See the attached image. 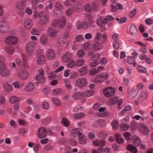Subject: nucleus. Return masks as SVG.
I'll return each mask as SVG.
<instances>
[{
	"label": "nucleus",
	"mask_w": 153,
	"mask_h": 153,
	"mask_svg": "<svg viewBox=\"0 0 153 153\" xmlns=\"http://www.w3.org/2000/svg\"><path fill=\"white\" fill-rule=\"evenodd\" d=\"M35 43L33 41H31L28 43L26 46V52L28 55H31L33 53Z\"/></svg>",
	"instance_id": "f257e3e1"
},
{
	"label": "nucleus",
	"mask_w": 153,
	"mask_h": 153,
	"mask_svg": "<svg viewBox=\"0 0 153 153\" xmlns=\"http://www.w3.org/2000/svg\"><path fill=\"white\" fill-rule=\"evenodd\" d=\"M108 75L106 73H102L96 76L95 80L96 82L100 83L106 80L108 77Z\"/></svg>",
	"instance_id": "f03ea898"
},
{
	"label": "nucleus",
	"mask_w": 153,
	"mask_h": 153,
	"mask_svg": "<svg viewBox=\"0 0 153 153\" xmlns=\"http://www.w3.org/2000/svg\"><path fill=\"white\" fill-rule=\"evenodd\" d=\"M9 30V25L5 20H3L0 21V32L2 33H6Z\"/></svg>",
	"instance_id": "7ed1b4c3"
},
{
	"label": "nucleus",
	"mask_w": 153,
	"mask_h": 153,
	"mask_svg": "<svg viewBox=\"0 0 153 153\" xmlns=\"http://www.w3.org/2000/svg\"><path fill=\"white\" fill-rule=\"evenodd\" d=\"M103 91L105 95L107 97L113 96L115 93V89L111 87L104 88Z\"/></svg>",
	"instance_id": "20e7f679"
},
{
	"label": "nucleus",
	"mask_w": 153,
	"mask_h": 153,
	"mask_svg": "<svg viewBox=\"0 0 153 153\" xmlns=\"http://www.w3.org/2000/svg\"><path fill=\"white\" fill-rule=\"evenodd\" d=\"M109 105L110 106L114 105L117 103V105H120L122 103L123 100L120 99L119 100V98L117 97L114 96L108 100Z\"/></svg>",
	"instance_id": "39448f33"
},
{
	"label": "nucleus",
	"mask_w": 153,
	"mask_h": 153,
	"mask_svg": "<svg viewBox=\"0 0 153 153\" xmlns=\"http://www.w3.org/2000/svg\"><path fill=\"white\" fill-rule=\"evenodd\" d=\"M57 45L61 49H64L67 47V41L65 38H60L57 41Z\"/></svg>",
	"instance_id": "423d86ee"
},
{
	"label": "nucleus",
	"mask_w": 153,
	"mask_h": 153,
	"mask_svg": "<svg viewBox=\"0 0 153 153\" xmlns=\"http://www.w3.org/2000/svg\"><path fill=\"white\" fill-rule=\"evenodd\" d=\"M17 38L14 36H10L7 37L5 39V42L8 45H14L17 43Z\"/></svg>",
	"instance_id": "0eeeda50"
},
{
	"label": "nucleus",
	"mask_w": 153,
	"mask_h": 153,
	"mask_svg": "<svg viewBox=\"0 0 153 153\" xmlns=\"http://www.w3.org/2000/svg\"><path fill=\"white\" fill-rule=\"evenodd\" d=\"M10 74V71L7 69L5 65L0 67V75L2 77H7Z\"/></svg>",
	"instance_id": "6e6552de"
},
{
	"label": "nucleus",
	"mask_w": 153,
	"mask_h": 153,
	"mask_svg": "<svg viewBox=\"0 0 153 153\" xmlns=\"http://www.w3.org/2000/svg\"><path fill=\"white\" fill-rule=\"evenodd\" d=\"M18 75L20 79L25 80L27 78L28 74L25 70L21 69L18 71Z\"/></svg>",
	"instance_id": "1a4fd4ad"
},
{
	"label": "nucleus",
	"mask_w": 153,
	"mask_h": 153,
	"mask_svg": "<svg viewBox=\"0 0 153 153\" xmlns=\"http://www.w3.org/2000/svg\"><path fill=\"white\" fill-rule=\"evenodd\" d=\"M47 132L45 128L43 127L40 128L37 131V136L39 138H44L46 136Z\"/></svg>",
	"instance_id": "9d476101"
},
{
	"label": "nucleus",
	"mask_w": 153,
	"mask_h": 153,
	"mask_svg": "<svg viewBox=\"0 0 153 153\" xmlns=\"http://www.w3.org/2000/svg\"><path fill=\"white\" fill-rule=\"evenodd\" d=\"M87 82L86 80L84 78H81L78 79L75 82L76 86L79 88H82L86 85Z\"/></svg>",
	"instance_id": "9b49d317"
},
{
	"label": "nucleus",
	"mask_w": 153,
	"mask_h": 153,
	"mask_svg": "<svg viewBox=\"0 0 153 153\" xmlns=\"http://www.w3.org/2000/svg\"><path fill=\"white\" fill-rule=\"evenodd\" d=\"M92 143L94 146L103 147L105 145V142L103 139H96L93 141Z\"/></svg>",
	"instance_id": "f8f14e48"
},
{
	"label": "nucleus",
	"mask_w": 153,
	"mask_h": 153,
	"mask_svg": "<svg viewBox=\"0 0 153 153\" xmlns=\"http://www.w3.org/2000/svg\"><path fill=\"white\" fill-rule=\"evenodd\" d=\"M46 55L47 58L49 60L54 59L55 58V54L53 50L50 49L46 52Z\"/></svg>",
	"instance_id": "ddd939ff"
},
{
	"label": "nucleus",
	"mask_w": 153,
	"mask_h": 153,
	"mask_svg": "<svg viewBox=\"0 0 153 153\" xmlns=\"http://www.w3.org/2000/svg\"><path fill=\"white\" fill-rule=\"evenodd\" d=\"M140 131L145 134H147L149 132V130L147 126L144 124H141L140 125Z\"/></svg>",
	"instance_id": "4468645a"
},
{
	"label": "nucleus",
	"mask_w": 153,
	"mask_h": 153,
	"mask_svg": "<svg viewBox=\"0 0 153 153\" xmlns=\"http://www.w3.org/2000/svg\"><path fill=\"white\" fill-rule=\"evenodd\" d=\"M66 19L65 18L62 16L58 20V27L59 28H63L65 25Z\"/></svg>",
	"instance_id": "2eb2a0df"
},
{
	"label": "nucleus",
	"mask_w": 153,
	"mask_h": 153,
	"mask_svg": "<svg viewBox=\"0 0 153 153\" xmlns=\"http://www.w3.org/2000/svg\"><path fill=\"white\" fill-rule=\"evenodd\" d=\"M129 31L131 34L133 36H135L137 34L138 30L134 25H132L131 26Z\"/></svg>",
	"instance_id": "dca6fc26"
},
{
	"label": "nucleus",
	"mask_w": 153,
	"mask_h": 153,
	"mask_svg": "<svg viewBox=\"0 0 153 153\" xmlns=\"http://www.w3.org/2000/svg\"><path fill=\"white\" fill-rule=\"evenodd\" d=\"M37 62L39 65H42L45 63L46 59L43 55H39L38 56Z\"/></svg>",
	"instance_id": "f3484780"
},
{
	"label": "nucleus",
	"mask_w": 153,
	"mask_h": 153,
	"mask_svg": "<svg viewBox=\"0 0 153 153\" xmlns=\"http://www.w3.org/2000/svg\"><path fill=\"white\" fill-rule=\"evenodd\" d=\"M49 19L48 15H45L40 20L39 22V24L41 25L46 24Z\"/></svg>",
	"instance_id": "a211bd4d"
},
{
	"label": "nucleus",
	"mask_w": 153,
	"mask_h": 153,
	"mask_svg": "<svg viewBox=\"0 0 153 153\" xmlns=\"http://www.w3.org/2000/svg\"><path fill=\"white\" fill-rule=\"evenodd\" d=\"M102 48V43L98 42H96L93 45V49L95 51H99Z\"/></svg>",
	"instance_id": "6ab92c4d"
},
{
	"label": "nucleus",
	"mask_w": 153,
	"mask_h": 153,
	"mask_svg": "<svg viewBox=\"0 0 153 153\" xmlns=\"http://www.w3.org/2000/svg\"><path fill=\"white\" fill-rule=\"evenodd\" d=\"M72 57V55L70 53L67 52L63 55L62 58V60L64 62H67L71 59H70Z\"/></svg>",
	"instance_id": "aec40b11"
},
{
	"label": "nucleus",
	"mask_w": 153,
	"mask_h": 153,
	"mask_svg": "<svg viewBox=\"0 0 153 153\" xmlns=\"http://www.w3.org/2000/svg\"><path fill=\"white\" fill-rule=\"evenodd\" d=\"M126 149L132 153H137L138 151L136 148L132 145H128L126 147Z\"/></svg>",
	"instance_id": "412c9836"
},
{
	"label": "nucleus",
	"mask_w": 153,
	"mask_h": 153,
	"mask_svg": "<svg viewBox=\"0 0 153 153\" xmlns=\"http://www.w3.org/2000/svg\"><path fill=\"white\" fill-rule=\"evenodd\" d=\"M49 35L51 37L55 36L57 33V30L51 28H49L47 30Z\"/></svg>",
	"instance_id": "4be33fe9"
},
{
	"label": "nucleus",
	"mask_w": 153,
	"mask_h": 153,
	"mask_svg": "<svg viewBox=\"0 0 153 153\" xmlns=\"http://www.w3.org/2000/svg\"><path fill=\"white\" fill-rule=\"evenodd\" d=\"M5 50L8 54H11L13 52L14 48L11 45H8L5 46Z\"/></svg>",
	"instance_id": "5701e85b"
},
{
	"label": "nucleus",
	"mask_w": 153,
	"mask_h": 153,
	"mask_svg": "<svg viewBox=\"0 0 153 153\" xmlns=\"http://www.w3.org/2000/svg\"><path fill=\"white\" fill-rule=\"evenodd\" d=\"M25 0H22V1L18 2L16 4V7L19 10L23 9L25 7Z\"/></svg>",
	"instance_id": "b1692460"
},
{
	"label": "nucleus",
	"mask_w": 153,
	"mask_h": 153,
	"mask_svg": "<svg viewBox=\"0 0 153 153\" xmlns=\"http://www.w3.org/2000/svg\"><path fill=\"white\" fill-rule=\"evenodd\" d=\"M83 97H90L92 96L94 92L91 90H86L82 92Z\"/></svg>",
	"instance_id": "393cba45"
},
{
	"label": "nucleus",
	"mask_w": 153,
	"mask_h": 153,
	"mask_svg": "<svg viewBox=\"0 0 153 153\" xmlns=\"http://www.w3.org/2000/svg\"><path fill=\"white\" fill-rule=\"evenodd\" d=\"M132 143L137 146H139L141 143L140 139L137 136H134L133 137Z\"/></svg>",
	"instance_id": "a878e982"
},
{
	"label": "nucleus",
	"mask_w": 153,
	"mask_h": 153,
	"mask_svg": "<svg viewBox=\"0 0 153 153\" xmlns=\"http://www.w3.org/2000/svg\"><path fill=\"white\" fill-rule=\"evenodd\" d=\"M88 66L86 65L83 68H81L78 71L79 74L81 76H83L86 74L87 73V68Z\"/></svg>",
	"instance_id": "bb28decb"
},
{
	"label": "nucleus",
	"mask_w": 153,
	"mask_h": 153,
	"mask_svg": "<svg viewBox=\"0 0 153 153\" xmlns=\"http://www.w3.org/2000/svg\"><path fill=\"white\" fill-rule=\"evenodd\" d=\"M72 97L73 99L77 100L83 97L82 92H77L74 93Z\"/></svg>",
	"instance_id": "cd10ccee"
},
{
	"label": "nucleus",
	"mask_w": 153,
	"mask_h": 153,
	"mask_svg": "<svg viewBox=\"0 0 153 153\" xmlns=\"http://www.w3.org/2000/svg\"><path fill=\"white\" fill-rule=\"evenodd\" d=\"M33 88V85L32 83H28L26 85L25 87V90L26 91H30Z\"/></svg>",
	"instance_id": "c85d7f7f"
},
{
	"label": "nucleus",
	"mask_w": 153,
	"mask_h": 153,
	"mask_svg": "<svg viewBox=\"0 0 153 153\" xmlns=\"http://www.w3.org/2000/svg\"><path fill=\"white\" fill-rule=\"evenodd\" d=\"M35 79L39 83H42L45 81V78L44 76L38 74H37L35 76Z\"/></svg>",
	"instance_id": "c756f323"
},
{
	"label": "nucleus",
	"mask_w": 153,
	"mask_h": 153,
	"mask_svg": "<svg viewBox=\"0 0 153 153\" xmlns=\"http://www.w3.org/2000/svg\"><path fill=\"white\" fill-rule=\"evenodd\" d=\"M148 93L146 92H143L141 93L139 97V100L141 102H143L146 99Z\"/></svg>",
	"instance_id": "7c9ffc66"
},
{
	"label": "nucleus",
	"mask_w": 153,
	"mask_h": 153,
	"mask_svg": "<svg viewBox=\"0 0 153 153\" xmlns=\"http://www.w3.org/2000/svg\"><path fill=\"white\" fill-rule=\"evenodd\" d=\"M31 21L30 19H27L25 21L24 26L26 29L28 30L31 27Z\"/></svg>",
	"instance_id": "2f4dec72"
},
{
	"label": "nucleus",
	"mask_w": 153,
	"mask_h": 153,
	"mask_svg": "<svg viewBox=\"0 0 153 153\" xmlns=\"http://www.w3.org/2000/svg\"><path fill=\"white\" fill-rule=\"evenodd\" d=\"M2 85L5 90L7 91H10L12 90L11 86L7 82L3 83Z\"/></svg>",
	"instance_id": "473e14b6"
},
{
	"label": "nucleus",
	"mask_w": 153,
	"mask_h": 153,
	"mask_svg": "<svg viewBox=\"0 0 153 153\" xmlns=\"http://www.w3.org/2000/svg\"><path fill=\"white\" fill-rule=\"evenodd\" d=\"M20 100L19 98L15 96H13L10 98V102L11 103L13 104L19 102Z\"/></svg>",
	"instance_id": "72a5a7b5"
},
{
	"label": "nucleus",
	"mask_w": 153,
	"mask_h": 153,
	"mask_svg": "<svg viewBox=\"0 0 153 153\" xmlns=\"http://www.w3.org/2000/svg\"><path fill=\"white\" fill-rule=\"evenodd\" d=\"M62 123L65 127H68L70 125V123L68 120L65 118H64L61 120Z\"/></svg>",
	"instance_id": "f704fd0d"
},
{
	"label": "nucleus",
	"mask_w": 153,
	"mask_h": 153,
	"mask_svg": "<svg viewBox=\"0 0 153 153\" xmlns=\"http://www.w3.org/2000/svg\"><path fill=\"white\" fill-rule=\"evenodd\" d=\"M99 4L97 3H93L91 5L92 9L95 11H97L99 9Z\"/></svg>",
	"instance_id": "c9c22d12"
},
{
	"label": "nucleus",
	"mask_w": 153,
	"mask_h": 153,
	"mask_svg": "<svg viewBox=\"0 0 153 153\" xmlns=\"http://www.w3.org/2000/svg\"><path fill=\"white\" fill-rule=\"evenodd\" d=\"M66 64L68 67L69 68H73L75 66L74 62L72 59H71L67 62Z\"/></svg>",
	"instance_id": "e433bc0d"
},
{
	"label": "nucleus",
	"mask_w": 153,
	"mask_h": 153,
	"mask_svg": "<svg viewBox=\"0 0 153 153\" xmlns=\"http://www.w3.org/2000/svg\"><path fill=\"white\" fill-rule=\"evenodd\" d=\"M40 42L42 44H45L47 41V38L44 35L42 34L40 38Z\"/></svg>",
	"instance_id": "4c0bfd02"
},
{
	"label": "nucleus",
	"mask_w": 153,
	"mask_h": 153,
	"mask_svg": "<svg viewBox=\"0 0 153 153\" xmlns=\"http://www.w3.org/2000/svg\"><path fill=\"white\" fill-rule=\"evenodd\" d=\"M54 12V15L56 17L61 16L62 14V11L59 10L55 9Z\"/></svg>",
	"instance_id": "58836bf2"
},
{
	"label": "nucleus",
	"mask_w": 153,
	"mask_h": 153,
	"mask_svg": "<svg viewBox=\"0 0 153 153\" xmlns=\"http://www.w3.org/2000/svg\"><path fill=\"white\" fill-rule=\"evenodd\" d=\"M100 55L99 53H95L91 56V59L92 61H96L100 58Z\"/></svg>",
	"instance_id": "ea45409f"
},
{
	"label": "nucleus",
	"mask_w": 153,
	"mask_h": 153,
	"mask_svg": "<svg viewBox=\"0 0 153 153\" xmlns=\"http://www.w3.org/2000/svg\"><path fill=\"white\" fill-rule=\"evenodd\" d=\"M85 114L83 112L77 113L75 114L74 115V117L75 118H80L83 117Z\"/></svg>",
	"instance_id": "a19ab883"
},
{
	"label": "nucleus",
	"mask_w": 153,
	"mask_h": 153,
	"mask_svg": "<svg viewBox=\"0 0 153 153\" xmlns=\"http://www.w3.org/2000/svg\"><path fill=\"white\" fill-rule=\"evenodd\" d=\"M84 60L82 59H80L76 60L74 62L75 66L76 67L82 65L83 64Z\"/></svg>",
	"instance_id": "79ce46f5"
},
{
	"label": "nucleus",
	"mask_w": 153,
	"mask_h": 153,
	"mask_svg": "<svg viewBox=\"0 0 153 153\" xmlns=\"http://www.w3.org/2000/svg\"><path fill=\"white\" fill-rule=\"evenodd\" d=\"M84 10L87 12H90L92 10L90 4L89 3L86 4L84 7Z\"/></svg>",
	"instance_id": "37998d69"
},
{
	"label": "nucleus",
	"mask_w": 153,
	"mask_h": 153,
	"mask_svg": "<svg viewBox=\"0 0 153 153\" xmlns=\"http://www.w3.org/2000/svg\"><path fill=\"white\" fill-rule=\"evenodd\" d=\"M120 126L121 128V129L123 131L127 130L129 127V126L128 125L125 124H121L120 125Z\"/></svg>",
	"instance_id": "c03bdc74"
},
{
	"label": "nucleus",
	"mask_w": 153,
	"mask_h": 153,
	"mask_svg": "<svg viewBox=\"0 0 153 153\" xmlns=\"http://www.w3.org/2000/svg\"><path fill=\"white\" fill-rule=\"evenodd\" d=\"M137 93V92L136 90L134 89H132L130 91L129 94L131 96L132 98H133L136 97Z\"/></svg>",
	"instance_id": "a18cd8bd"
},
{
	"label": "nucleus",
	"mask_w": 153,
	"mask_h": 153,
	"mask_svg": "<svg viewBox=\"0 0 153 153\" xmlns=\"http://www.w3.org/2000/svg\"><path fill=\"white\" fill-rule=\"evenodd\" d=\"M82 5L81 3L78 2H76L75 3L74 5V7L75 9H80L82 8Z\"/></svg>",
	"instance_id": "49530a36"
},
{
	"label": "nucleus",
	"mask_w": 153,
	"mask_h": 153,
	"mask_svg": "<svg viewBox=\"0 0 153 153\" xmlns=\"http://www.w3.org/2000/svg\"><path fill=\"white\" fill-rule=\"evenodd\" d=\"M98 151L100 152L101 153L104 152V149L102 147L99 148L98 149V150L94 149L92 151V153H99Z\"/></svg>",
	"instance_id": "de8ad7c7"
},
{
	"label": "nucleus",
	"mask_w": 153,
	"mask_h": 153,
	"mask_svg": "<svg viewBox=\"0 0 153 153\" xmlns=\"http://www.w3.org/2000/svg\"><path fill=\"white\" fill-rule=\"evenodd\" d=\"M52 100L53 102V103L58 106L60 105V101L57 98H54L52 99Z\"/></svg>",
	"instance_id": "09e8293b"
},
{
	"label": "nucleus",
	"mask_w": 153,
	"mask_h": 153,
	"mask_svg": "<svg viewBox=\"0 0 153 153\" xmlns=\"http://www.w3.org/2000/svg\"><path fill=\"white\" fill-rule=\"evenodd\" d=\"M77 56L79 58H82L84 54V53L83 50H80L77 53Z\"/></svg>",
	"instance_id": "8fccbe9b"
},
{
	"label": "nucleus",
	"mask_w": 153,
	"mask_h": 153,
	"mask_svg": "<svg viewBox=\"0 0 153 153\" xmlns=\"http://www.w3.org/2000/svg\"><path fill=\"white\" fill-rule=\"evenodd\" d=\"M41 106L43 108L47 109L49 108V104L48 102H43L42 103Z\"/></svg>",
	"instance_id": "3c124183"
},
{
	"label": "nucleus",
	"mask_w": 153,
	"mask_h": 153,
	"mask_svg": "<svg viewBox=\"0 0 153 153\" xmlns=\"http://www.w3.org/2000/svg\"><path fill=\"white\" fill-rule=\"evenodd\" d=\"M64 82L66 87L70 89L71 88V87L70 83L68 79H65L64 80Z\"/></svg>",
	"instance_id": "603ef678"
},
{
	"label": "nucleus",
	"mask_w": 153,
	"mask_h": 153,
	"mask_svg": "<svg viewBox=\"0 0 153 153\" xmlns=\"http://www.w3.org/2000/svg\"><path fill=\"white\" fill-rule=\"evenodd\" d=\"M112 126L113 128H115V129L117 128L118 126V123L116 120L113 121L112 122Z\"/></svg>",
	"instance_id": "864d4df0"
},
{
	"label": "nucleus",
	"mask_w": 153,
	"mask_h": 153,
	"mask_svg": "<svg viewBox=\"0 0 153 153\" xmlns=\"http://www.w3.org/2000/svg\"><path fill=\"white\" fill-rule=\"evenodd\" d=\"M52 26L54 27H58V20H54L51 23Z\"/></svg>",
	"instance_id": "5fc2aeb1"
},
{
	"label": "nucleus",
	"mask_w": 153,
	"mask_h": 153,
	"mask_svg": "<svg viewBox=\"0 0 153 153\" xmlns=\"http://www.w3.org/2000/svg\"><path fill=\"white\" fill-rule=\"evenodd\" d=\"M61 91L60 88H58L53 90V94L54 96H56L60 94Z\"/></svg>",
	"instance_id": "6e6d98bb"
},
{
	"label": "nucleus",
	"mask_w": 153,
	"mask_h": 153,
	"mask_svg": "<svg viewBox=\"0 0 153 153\" xmlns=\"http://www.w3.org/2000/svg\"><path fill=\"white\" fill-rule=\"evenodd\" d=\"M135 59V57L134 56H130L127 59V61L129 64H131L132 63Z\"/></svg>",
	"instance_id": "4d7b16f0"
},
{
	"label": "nucleus",
	"mask_w": 153,
	"mask_h": 153,
	"mask_svg": "<svg viewBox=\"0 0 153 153\" xmlns=\"http://www.w3.org/2000/svg\"><path fill=\"white\" fill-rule=\"evenodd\" d=\"M124 135L126 140L128 141L130 140L131 134L129 132H126L124 133Z\"/></svg>",
	"instance_id": "13d9d810"
},
{
	"label": "nucleus",
	"mask_w": 153,
	"mask_h": 153,
	"mask_svg": "<svg viewBox=\"0 0 153 153\" xmlns=\"http://www.w3.org/2000/svg\"><path fill=\"white\" fill-rule=\"evenodd\" d=\"M5 60V59L4 57L0 55V67L5 65L4 62Z\"/></svg>",
	"instance_id": "bf43d9fd"
},
{
	"label": "nucleus",
	"mask_w": 153,
	"mask_h": 153,
	"mask_svg": "<svg viewBox=\"0 0 153 153\" xmlns=\"http://www.w3.org/2000/svg\"><path fill=\"white\" fill-rule=\"evenodd\" d=\"M54 6L55 8L60 9H62L63 8V6L58 2H56Z\"/></svg>",
	"instance_id": "052dcab7"
},
{
	"label": "nucleus",
	"mask_w": 153,
	"mask_h": 153,
	"mask_svg": "<svg viewBox=\"0 0 153 153\" xmlns=\"http://www.w3.org/2000/svg\"><path fill=\"white\" fill-rule=\"evenodd\" d=\"M79 143L81 144H84L87 141V139L85 137H84L82 138L79 139Z\"/></svg>",
	"instance_id": "680f3d73"
},
{
	"label": "nucleus",
	"mask_w": 153,
	"mask_h": 153,
	"mask_svg": "<svg viewBox=\"0 0 153 153\" xmlns=\"http://www.w3.org/2000/svg\"><path fill=\"white\" fill-rule=\"evenodd\" d=\"M48 77L49 79L52 80L55 78L56 75L54 72H51L49 74Z\"/></svg>",
	"instance_id": "e2e57ef3"
},
{
	"label": "nucleus",
	"mask_w": 153,
	"mask_h": 153,
	"mask_svg": "<svg viewBox=\"0 0 153 153\" xmlns=\"http://www.w3.org/2000/svg\"><path fill=\"white\" fill-rule=\"evenodd\" d=\"M98 72L97 69L95 68H93L91 69L90 72L89 74L91 75H93L97 73H98Z\"/></svg>",
	"instance_id": "0e129e2a"
},
{
	"label": "nucleus",
	"mask_w": 153,
	"mask_h": 153,
	"mask_svg": "<svg viewBox=\"0 0 153 153\" xmlns=\"http://www.w3.org/2000/svg\"><path fill=\"white\" fill-rule=\"evenodd\" d=\"M101 36L102 35L100 33H97L96 34V36L95 38V41H96V42H98V41H100Z\"/></svg>",
	"instance_id": "69168bd1"
},
{
	"label": "nucleus",
	"mask_w": 153,
	"mask_h": 153,
	"mask_svg": "<svg viewBox=\"0 0 153 153\" xmlns=\"http://www.w3.org/2000/svg\"><path fill=\"white\" fill-rule=\"evenodd\" d=\"M65 153H72L71 147L67 146L65 148Z\"/></svg>",
	"instance_id": "338daca9"
},
{
	"label": "nucleus",
	"mask_w": 153,
	"mask_h": 153,
	"mask_svg": "<svg viewBox=\"0 0 153 153\" xmlns=\"http://www.w3.org/2000/svg\"><path fill=\"white\" fill-rule=\"evenodd\" d=\"M108 20L106 17V19H100L97 22V24L99 25V23L102 22L103 24H107L108 23Z\"/></svg>",
	"instance_id": "774afa93"
}]
</instances>
